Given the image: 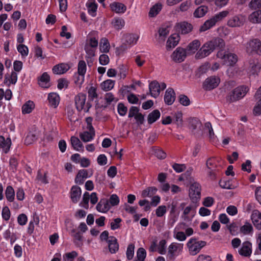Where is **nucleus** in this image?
Listing matches in <instances>:
<instances>
[{
  "label": "nucleus",
  "instance_id": "f8f14e48",
  "mask_svg": "<svg viewBox=\"0 0 261 261\" xmlns=\"http://www.w3.org/2000/svg\"><path fill=\"white\" fill-rule=\"evenodd\" d=\"M220 83V79L214 76L207 77L203 84V87L206 90H211L216 88Z\"/></svg>",
  "mask_w": 261,
  "mask_h": 261
},
{
  "label": "nucleus",
  "instance_id": "6ab92c4d",
  "mask_svg": "<svg viewBox=\"0 0 261 261\" xmlns=\"http://www.w3.org/2000/svg\"><path fill=\"white\" fill-rule=\"evenodd\" d=\"M251 219L255 228L258 230L261 229V213L257 210L252 211Z\"/></svg>",
  "mask_w": 261,
  "mask_h": 261
},
{
  "label": "nucleus",
  "instance_id": "37998d69",
  "mask_svg": "<svg viewBox=\"0 0 261 261\" xmlns=\"http://www.w3.org/2000/svg\"><path fill=\"white\" fill-rule=\"evenodd\" d=\"M36 131L30 132L27 136L24 143L27 145H30L36 141L38 139V134Z\"/></svg>",
  "mask_w": 261,
  "mask_h": 261
},
{
  "label": "nucleus",
  "instance_id": "aec40b11",
  "mask_svg": "<svg viewBox=\"0 0 261 261\" xmlns=\"http://www.w3.org/2000/svg\"><path fill=\"white\" fill-rule=\"evenodd\" d=\"M175 93L171 88H168L165 93L164 101L167 105H171L175 100Z\"/></svg>",
  "mask_w": 261,
  "mask_h": 261
},
{
  "label": "nucleus",
  "instance_id": "13d9d810",
  "mask_svg": "<svg viewBox=\"0 0 261 261\" xmlns=\"http://www.w3.org/2000/svg\"><path fill=\"white\" fill-rule=\"evenodd\" d=\"M166 241L165 240H162L159 242L158 244L157 251L161 254H165L166 252Z\"/></svg>",
  "mask_w": 261,
  "mask_h": 261
},
{
  "label": "nucleus",
  "instance_id": "5fc2aeb1",
  "mask_svg": "<svg viewBox=\"0 0 261 261\" xmlns=\"http://www.w3.org/2000/svg\"><path fill=\"white\" fill-rule=\"evenodd\" d=\"M218 161L215 158L208 159L206 163V165L208 170H215L217 167Z\"/></svg>",
  "mask_w": 261,
  "mask_h": 261
},
{
  "label": "nucleus",
  "instance_id": "412c9836",
  "mask_svg": "<svg viewBox=\"0 0 261 261\" xmlns=\"http://www.w3.org/2000/svg\"><path fill=\"white\" fill-rule=\"evenodd\" d=\"M11 140L10 138L6 139L3 136H0V150L5 153H7L11 146Z\"/></svg>",
  "mask_w": 261,
  "mask_h": 261
},
{
  "label": "nucleus",
  "instance_id": "49530a36",
  "mask_svg": "<svg viewBox=\"0 0 261 261\" xmlns=\"http://www.w3.org/2000/svg\"><path fill=\"white\" fill-rule=\"evenodd\" d=\"M115 81L112 80H107L101 83V88L105 91L112 90L114 86Z\"/></svg>",
  "mask_w": 261,
  "mask_h": 261
},
{
  "label": "nucleus",
  "instance_id": "338daca9",
  "mask_svg": "<svg viewBox=\"0 0 261 261\" xmlns=\"http://www.w3.org/2000/svg\"><path fill=\"white\" fill-rule=\"evenodd\" d=\"M77 256V253L75 251L66 253L63 256L64 261H73V259Z\"/></svg>",
  "mask_w": 261,
  "mask_h": 261
},
{
  "label": "nucleus",
  "instance_id": "58836bf2",
  "mask_svg": "<svg viewBox=\"0 0 261 261\" xmlns=\"http://www.w3.org/2000/svg\"><path fill=\"white\" fill-rule=\"evenodd\" d=\"M111 24L115 29L120 30L124 27L125 21L122 18L115 17L112 20Z\"/></svg>",
  "mask_w": 261,
  "mask_h": 261
},
{
  "label": "nucleus",
  "instance_id": "69168bd1",
  "mask_svg": "<svg viewBox=\"0 0 261 261\" xmlns=\"http://www.w3.org/2000/svg\"><path fill=\"white\" fill-rule=\"evenodd\" d=\"M17 49L22 56L26 57L28 55L29 49L26 45L24 44H19L17 47Z\"/></svg>",
  "mask_w": 261,
  "mask_h": 261
},
{
  "label": "nucleus",
  "instance_id": "4be33fe9",
  "mask_svg": "<svg viewBox=\"0 0 261 261\" xmlns=\"http://www.w3.org/2000/svg\"><path fill=\"white\" fill-rule=\"evenodd\" d=\"M123 38L124 45L131 46L137 43L139 36L134 34H127L124 36Z\"/></svg>",
  "mask_w": 261,
  "mask_h": 261
},
{
  "label": "nucleus",
  "instance_id": "0eeeda50",
  "mask_svg": "<svg viewBox=\"0 0 261 261\" xmlns=\"http://www.w3.org/2000/svg\"><path fill=\"white\" fill-rule=\"evenodd\" d=\"M86 95L84 93H80L74 97L76 108L79 111L84 110L85 112L89 111L91 105L88 102L86 103Z\"/></svg>",
  "mask_w": 261,
  "mask_h": 261
},
{
  "label": "nucleus",
  "instance_id": "774afa93",
  "mask_svg": "<svg viewBox=\"0 0 261 261\" xmlns=\"http://www.w3.org/2000/svg\"><path fill=\"white\" fill-rule=\"evenodd\" d=\"M249 7L253 10L261 9V0H251L249 4Z\"/></svg>",
  "mask_w": 261,
  "mask_h": 261
},
{
  "label": "nucleus",
  "instance_id": "603ef678",
  "mask_svg": "<svg viewBox=\"0 0 261 261\" xmlns=\"http://www.w3.org/2000/svg\"><path fill=\"white\" fill-rule=\"evenodd\" d=\"M146 256L145 250L143 248H139L137 252V258L134 261H145Z\"/></svg>",
  "mask_w": 261,
  "mask_h": 261
},
{
  "label": "nucleus",
  "instance_id": "c85d7f7f",
  "mask_svg": "<svg viewBox=\"0 0 261 261\" xmlns=\"http://www.w3.org/2000/svg\"><path fill=\"white\" fill-rule=\"evenodd\" d=\"M38 84L43 88H48L50 86V77L46 72H44L38 79Z\"/></svg>",
  "mask_w": 261,
  "mask_h": 261
},
{
  "label": "nucleus",
  "instance_id": "c03bdc74",
  "mask_svg": "<svg viewBox=\"0 0 261 261\" xmlns=\"http://www.w3.org/2000/svg\"><path fill=\"white\" fill-rule=\"evenodd\" d=\"M17 81V74L15 72H12L10 75H6L5 76V83L8 86L10 84H15Z\"/></svg>",
  "mask_w": 261,
  "mask_h": 261
},
{
  "label": "nucleus",
  "instance_id": "bb28decb",
  "mask_svg": "<svg viewBox=\"0 0 261 261\" xmlns=\"http://www.w3.org/2000/svg\"><path fill=\"white\" fill-rule=\"evenodd\" d=\"M95 33L89 34L88 36L85 45L92 47L97 48L98 45V37L95 35Z\"/></svg>",
  "mask_w": 261,
  "mask_h": 261
},
{
  "label": "nucleus",
  "instance_id": "5701e85b",
  "mask_svg": "<svg viewBox=\"0 0 261 261\" xmlns=\"http://www.w3.org/2000/svg\"><path fill=\"white\" fill-rule=\"evenodd\" d=\"M95 135L94 129H87V130L80 133V137L83 142H87L92 141L94 139Z\"/></svg>",
  "mask_w": 261,
  "mask_h": 261
},
{
  "label": "nucleus",
  "instance_id": "423d86ee",
  "mask_svg": "<svg viewBox=\"0 0 261 261\" xmlns=\"http://www.w3.org/2000/svg\"><path fill=\"white\" fill-rule=\"evenodd\" d=\"M186 205V202H182L179 205V207L183 211L181 218L185 221L191 220L196 213V207L192 204Z\"/></svg>",
  "mask_w": 261,
  "mask_h": 261
},
{
  "label": "nucleus",
  "instance_id": "7ed1b4c3",
  "mask_svg": "<svg viewBox=\"0 0 261 261\" xmlns=\"http://www.w3.org/2000/svg\"><path fill=\"white\" fill-rule=\"evenodd\" d=\"M206 245L205 241H198L195 238H190L186 244L188 252L192 256L197 255Z\"/></svg>",
  "mask_w": 261,
  "mask_h": 261
},
{
  "label": "nucleus",
  "instance_id": "dca6fc26",
  "mask_svg": "<svg viewBox=\"0 0 261 261\" xmlns=\"http://www.w3.org/2000/svg\"><path fill=\"white\" fill-rule=\"evenodd\" d=\"M176 30L182 34H186L190 32L192 29V25L186 21L177 23L175 25Z\"/></svg>",
  "mask_w": 261,
  "mask_h": 261
},
{
  "label": "nucleus",
  "instance_id": "2eb2a0df",
  "mask_svg": "<svg viewBox=\"0 0 261 261\" xmlns=\"http://www.w3.org/2000/svg\"><path fill=\"white\" fill-rule=\"evenodd\" d=\"M238 61V57L236 54L232 53L227 54V57L225 59V63L228 64L230 67L227 70V74L229 76H233V74L231 73V71L233 69L232 67Z\"/></svg>",
  "mask_w": 261,
  "mask_h": 261
},
{
  "label": "nucleus",
  "instance_id": "a19ab883",
  "mask_svg": "<svg viewBox=\"0 0 261 261\" xmlns=\"http://www.w3.org/2000/svg\"><path fill=\"white\" fill-rule=\"evenodd\" d=\"M5 196L7 200L9 202H12L15 199V191L13 187L11 186L7 187L5 190Z\"/></svg>",
  "mask_w": 261,
  "mask_h": 261
},
{
  "label": "nucleus",
  "instance_id": "052dcab7",
  "mask_svg": "<svg viewBox=\"0 0 261 261\" xmlns=\"http://www.w3.org/2000/svg\"><path fill=\"white\" fill-rule=\"evenodd\" d=\"M39 219L38 217H34L33 220H31L29 224L28 227V232L29 234H32L34 230V223L37 225L39 224Z\"/></svg>",
  "mask_w": 261,
  "mask_h": 261
},
{
  "label": "nucleus",
  "instance_id": "f3484780",
  "mask_svg": "<svg viewBox=\"0 0 261 261\" xmlns=\"http://www.w3.org/2000/svg\"><path fill=\"white\" fill-rule=\"evenodd\" d=\"M82 196L81 188L77 186H73L70 191V197L72 202L76 203Z\"/></svg>",
  "mask_w": 261,
  "mask_h": 261
},
{
  "label": "nucleus",
  "instance_id": "2f4dec72",
  "mask_svg": "<svg viewBox=\"0 0 261 261\" xmlns=\"http://www.w3.org/2000/svg\"><path fill=\"white\" fill-rule=\"evenodd\" d=\"M179 40V36L178 34H173L168 38L166 47L168 49H171L176 46Z\"/></svg>",
  "mask_w": 261,
  "mask_h": 261
},
{
  "label": "nucleus",
  "instance_id": "a18cd8bd",
  "mask_svg": "<svg viewBox=\"0 0 261 261\" xmlns=\"http://www.w3.org/2000/svg\"><path fill=\"white\" fill-rule=\"evenodd\" d=\"M160 112L158 110H153L148 115L147 121L148 123L151 124L155 122L160 118Z\"/></svg>",
  "mask_w": 261,
  "mask_h": 261
},
{
  "label": "nucleus",
  "instance_id": "72a5a7b5",
  "mask_svg": "<svg viewBox=\"0 0 261 261\" xmlns=\"http://www.w3.org/2000/svg\"><path fill=\"white\" fill-rule=\"evenodd\" d=\"M70 140L72 146L74 149L80 152L84 151V148L83 145L77 137L72 136L71 137Z\"/></svg>",
  "mask_w": 261,
  "mask_h": 261
},
{
  "label": "nucleus",
  "instance_id": "c9c22d12",
  "mask_svg": "<svg viewBox=\"0 0 261 261\" xmlns=\"http://www.w3.org/2000/svg\"><path fill=\"white\" fill-rule=\"evenodd\" d=\"M249 20L253 23H261V10L254 11L248 16Z\"/></svg>",
  "mask_w": 261,
  "mask_h": 261
},
{
  "label": "nucleus",
  "instance_id": "f03ea898",
  "mask_svg": "<svg viewBox=\"0 0 261 261\" xmlns=\"http://www.w3.org/2000/svg\"><path fill=\"white\" fill-rule=\"evenodd\" d=\"M249 91L246 86H240L236 88L226 96V100L229 102H233L243 98Z\"/></svg>",
  "mask_w": 261,
  "mask_h": 261
},
{
  "label": "nucleus",
  "instance_id": "1a4fd4ad",
  "mask_svg": "<svg viewBox=\"0 0 261 261\" xmlns=\"http://www.w3.org/2000/svg\"><path fill=\"white\" fill-rule=\"evenodd\" d=\"M166 88V84L165 83L159 84L158 82L153 81L149 85V89L151 96L156 98L160 94L161 91Z\"/></svg>",
  "mask_w": 261,
  "mask_h": 261
},
{
  "label": "nucleus",
  "instance_id": "79ce46f5",
  "mask_svg": "<svg viewBox=\"0 0 261 261\" xmlns=\"http://www.w3.org/2000/svg\"><path fill=\"white\" fill-rule=\"evenodd\" d=\"M100 50L102 53H107L110 50V45L109 40L106 38L101 39L99 43Z\"/></svg>",
  "mask_w": 261,
  "mask_h": 261
},
{
  "label": "nucleus",
  "instance_id": "cd10ccee",
  "mask_svg": "<svg viewBox=\"0 0 261 261\" xmlns=\"http://www.w3.org/2000/svg\"><path fill=\"white\" fill-rule=\"evenodd\" d=\"M108 243L109 252L112 254L116 253L118 251L119 247L117 239L114 237H111L108 240Z\"/></svg>",
  "mask_w": 261,
  "mask_h": 261
},
{
  "label": "nucleus",
  "instance_id": "f257e3e1",
  "mask_svg": "<svg viewBox=\"0 0 261 261\" xmlns=\"http://www.w3.org/2000/svg\"><path fill=\"white\" fill-rule=\"evenodd\" d=\"M225 42L222 38L216 37L203 44L200 49L196 53L195 58L197 59H202L209 56L217 48H224Z\"/></svg>",
  "mask_w": 261,
  "mask_h": 261
},
{
  "label": "nucleus",
  "instance_id": "4468645a",
  "mask_svg": "<svg viewBox=\"0 0 261 261\" xmlns=\"http://www.w3.org/2000/svg\"><path fill=\"white\" fill-rule=\"evenodd\" d=\"M186 56V50L182 48L177 47L172 53L171 58L175 62L180 63L184 61Z\"/></svg>",
  "mask_w": 261,
  "mask_h": 261
},
{
  "label": "nucleus",
  "instance_id": "3c124183",
  "mask_svg": "<svg viewBox=\"0 0 261 261\" xmlns=\"http://www.w3.org/2000/svg\"><path fill=\"white\" fill-rule=\"evenodd\" d=\"M90 200V194L88 192H86L83 195L82 201L80 203L81 206L84 207L86 209L89 208V201Z\"/></svg>",
  "mask_w": 261,
  "mask_h": 261
},
{
  "label": "nucleus",
  "instance_id": "680f3d73",
  "mask_svg": "<svg viewBox=\"0 0 261 261\" xmlns=\"http://www.w3.org/2000/svg\"><path fill=\"white\" fill-rule=\"evenodd\" d=\"M86 71L87 66L86 62L84 60L80 61L77 65V73L85 75Z\"/></svg>",
  "mask_w": 261,
  "mask_h": 261
},
{
  "label": "nucleus",
  "instance_id": "bf43d9fd",
  "mask_svg": "<svg viewBox=\"0 0 261 261\" xmlns=\"http://www.w3.org/2000/svg\"><path fill=\"white\" fill-rule=\"evenodd\" d=\"M167 208L166 206L162 205L159 206L155 210V215L158 217H163L167 213Z\"/></svg>",
  "mask_w": 261,
  "mask_h": 261
},
{
  "label": "nucleus",
  "instance_id": "6e6552de",
  "mask_svg": "<svg viewBox=\"0 0 261 261\" xmlns=\"http://www.w3.org/2000/svg\"><path fill=\"white\" fill-rule=\"evenodd\" d=\"M246 51L250 54H256L261 55V41L258 39H253L245 45Z\"/></svg>",
  "mask_w": 261,
  "mask_h": 261
},
{
  "label": "nucleus",
  "instance_id": "9b49d317",
  "mask_svg": "<svg viewBox=\"0 0 261 261\" xmlns=\"http://www.w3.org/2000/svg\"><path fill=\"white\" fill-rule=\"evenodd\" d=\"M201 188L200 184L194 182L190 186L189 197L193 201H196L200 198Z\"/></svg>",
  "mask_w": 261,
  "mask_h": 261
},
{
  "label": "nucleus",
  "instance_id": "f704fd0d",
  "mask_svg": "<svg viewBox=\"0 0 261 261\" xmlns=\"http://www.w3.org/2000/svg\"><path fill=\"white\" fill-rule=\"evenodd\" d=\"M110 208L111 205L107 200H101L96 205L97 210L101 213H106Z\"/></svg>",
  "mask_w": 261,
  "mask_h": 261
},
{
  "label": "nucleus",
  "instance_id": "8fccbe9b",
  "mask_svg": "<svg viewBox=\"0 0 261 261\" xmlns=\"http://www.w3.org/2000/svg\"><path fill=\"white\" fill-rule=\"evenodd\" d=\"M157 191V189L155 187H149L142 192L141 195L143 197H151Z\"/></svg>",
  "mask_w": 261,
  "mask_h": 261
},
{
  "label": "nucleus",
  "instance_id": "393cba45",
  "mask_svg": "<svg viewBox=\"0 0 261 261\" xmlns=\"http://www.w3.org/2000/svg\"><path fill=\"white\" fill-rule=\"evenodd\" d=\"M110 7L112 11L117 14H123L126 10V7L121 3L113 2Z\"/></svg>",
  "mask_w": 261,
  "mask_h": 261
},
{
  "label": "nucleus",
  "instance_id": "0e129e2a",
  "mask_svg": "<svg viewBox=\"0 0 261 261\" xmlns=\"http://www.w3.org/2000/svg\"><path fill=\"white\" fill-rule=\"evenodd\" d=\"M11 212L7 206L3 207L2 211V217L3 220L8 221L10 218Z\"/></svg>",
  "mask_w": 261,
  "mask_h": 261
},
{
  "label": "nucleus",
  "instance_id": "864d4df0",
  "mask_svg": "<svg viewBox=\"0 0 261 261\" xmlns=\"http://www.w3.org/2000/svg\"><path fill=\"white\" fill-rule=\"evenodd\" d=\"M227 228L229 230L230 233L232 236H237L239 232L238 226L235 222H232L227 225Z\"/></svg>",
  "mask_w": 261,
  "mask_h": 261
},
{
  "label": "nucleus",
  "instance_id": "4c0bfd02",
  "mask_svg": "<svg viewBox=\"0 0 261 261\" xmlns=\"http://www.w3.org/2000/svg\"><path fill=\"white\" fill-rule=\"evenodd\" d=\"M163 8V5L160 3H158L151 7L148 13V16L149 17H155L161 11Z\"/></svg>",
  "mask_w": 261,
  "mask_h": 261
},
{
  "label": "nucleus",
  "instance_id": "39448f33",
  "mask_svg": "<svg viewBox=\"0 0 261 261\" xmlns=\"http://www.w3.org/2000/svg\"><path fill=\"white\" fill-rule=\"evenodd\" d=\"M184 244L177 242H172L168 246L167 257L170 260H174L182 252Z\"/></svg>",
  "mask_w": 261,
  "mask_h": 261
},
{
  "label": "nucleus",
  "instance_id": "de8ad7c7",
  "mask_svg": "<svg viewBox=\"0 0 261 261\" xmlns=\"http://www.w3.org/2000/svg\"><path fill=\"white\" fill-rule=\"evenodd\" d=\"M35 108V104L33 101L29 100L27 101L22 107V113L23 114H29L32 112Z\"/></svg>",
  "mask_w": 261,
  "mask_h": 261
},
{
  "label": "nucleus",
  "instance_id": "7c9ffc66",
  "mask_svg": "<svg viewBox=\"0 0 261 261\" xmlns=\"http://www.w3.org/2000/svg\"><path fill=\"white\" fill-rule=\"evenodd\" d=\"M3 237L7 241H9L11 245L18 239L16 234L10 230V228L6 230L3 233Z\"/></svg>",
  "mask_w": 261,
  "mask_h": 261
},
{
  "label": "nucleus",
  "instance_id": "ddd939ff",
  "mask_svg": "<svg viewBox=\"0 0 261 261\" xmlns=\"http://www.w3.org/2000/svg\"><path fill=\"white\" fill-rule=\"evenodd\" d=\"M252 245L250 242L248 241H245L242 243L241 248L238 250V252L242 256L249 257L252 254Z\"/></svg>",
  "mask_w": 261,
  "mask_h": 261
},
{
  "label": "nucleus",
  "instance_id": "9d476101",
  "mask_svg": "<svg viewBox=\"0 0 261 261\" xmlns=\"http://www.w3.org/2000/svg\"><path fill=\"white\" fill-rule=\"evenodd\" d=\"M245 19L242 15H236L230 17L227 22V25L230 28H239L243 26Z\"/></svg>",
  "mask_w": 261,
  "mask_h": 261
},
{
  "label": "nucleus",
  "instance_id": "c756f323",
  "mask_svg": "<svg viewBox=\"0 0 261 261\" xmlns=\"http://www.w3.org/2000/svg\"><path fill=\"white\" fill-rule=\"evenodd\" d=\"M70 67L68 64L61 63L55 66L53 68V72L57 74H61L67 72Z\"/></svg>",
  "mask_w": 261,
  "mask_h": 261
},
{
  "label": "nucleus",
  "instance_id": "4d7b16f0",
  "mask_svg": "<svg viewBox=\"0 0 261 261\" xmlns=\"http://www.w3.org/2000/svg\"><path fill=\"white\" fill-rule=\"evenodd\" d=\"M74 83L76 85L81 86L84 82L85 75L78 73H75L73 76Z\"/></svg>",
  "mask_w": 261,
  "mask_h": 261
},
{
  "label": "nucleus",
  "instance_id": "a211bd4d",
  "mask_svg": "<svg viewBox=\"0 0 261 261\" xmlns=\"http://www.w3.org/2000/svg\"><path fill=\"white\" fill-rule=\"evenodd\" d=\"M92 175V171L89 173L88 170L85 169H82L78 172L75 178V182L79 185H82L84 183L85 179L90 177Z\"/></svg>",
  "mask_w": 261,
  "mask_h": 261
},
{
  "label": "nucleus",
  "instance_id": "e433bc0d",
  "mask_svg": "<svg viewBox=\"0 0 261 261\" xmlns=\"http://www.w3.org/2000/svg\"><path fill=\"white\" fill-rule=\"evenodd\" d=\"M200 45V42L198 40H194L189 44L186 50L189 54H194L197 51Z\"/></svg>",
  "mask_w": 261,
  "mask_h": 261
},
{
  "label": "nucleus",
  "instance_id": "e2e57ef3",
  "mask_svg": "<svg viewBox=\"0 0 261 261\" xmlns=\"http://www.w3.org/2000/svg\"><path fill=\"white\" fill-rule=\"evenodd\" d=\"M88 94L89 99L91 100H93L94 98H97L98 94L96 88L94 86H90L88 90Z\"/></svg>",
  "mask_w": 261,
  "mask_h": 261
},
{
  "label": "nucleus",
  "instance_id": "6e6d98bb",
  "mask_svg": "<svg viewBox=\"0 0 261 261\" xmlns=\"http://www.w3.org/2000/svg\"><path fill=\"white\" fill-rule=\"evenodd\" d=\"M97 48L92 47L90 46L85 45L84 49L86 53V58H92L95 56V51Z\"/></svg>",
  "mask_w": 261,
  "mask_h": 261
},
{
  "label": "nucleus",
  "instance_id": "ea45409f",
  "mask_svg": "<svg viewBox=\"0 0 261 261\" xmlns=\"http://www.w3.org/2000/svg\"><path fill=\"white\" fill-rule=\"evenodd\" d=\"M48 100L51 106L56 108L59 103L60 97L56 93H51L48 94Z\"/></svg>",
  "mask_w": 261,
  "mask_h": 261
},
{
  "label": "nucleus",
  "instance_id": "20e7f679",
  "mask_svg": "<svg viewBox=\"0 0 261 261\" xmlns=\"http://www.w3.org/2000/svg\"><path fill=\"white\" fill-rule=\"evenodd\" d=\"M229 14V12L227 10L221 11L208 20L205 21L200 28V32H204L214 27L217 22L222 20L226 17Z\"/></svg>",
  "mask_w": 261,
  "mask_h": 261
},
{
  "label": "nucleus",
  "instance_id": "09e8293b",
  "mask_svg": "<svg viewBox=\"0 0 261 261\" xmlns=\"http://www.w3.org/2000/svg\"><path fill=\"white\" fill-rule=\"evenodd\" d=\"M208 10L207 7L205 6H201L197 8L194 13V16L196 18H200L205 15Z\"/></svg>",
  "mask_w": 261,
  "mask_h": 261
},
{
  "label": "nucleus",
  "instance_id": "473e14b6",
  "mask_svg": "<svg viewBox=\"0 0 261 261\" xmlns=\"http://www.w3.org/2000/svg\"><path fill=\"white\" fill-rule=\"evenodd\" d=\"M88 13L94 17L96 15V11L97 9V4L95 3V0H88L86 3Z\"/></svg>",
  "mask_w": 261,
  "mask_h": 261
},
{
  "label": "nucleus",
  "instance_id": "b1692460",
  "mask_svg": "<svg viewBox=\"0 0 261 261\" xmlns=\"http://www.w3.org/2000/svg\"><path fill=\"white\" fill-rule=\"evenodd\" d=\"M189 128L194 133L201 130L202 123L197 118H191L189 120Z\"/></svg>",
  "mask_w": 261,
  "mask_h": 261
},
{
  "label": "nucleus",
  "instance_id": "a878e982",
  "mask_svg": "<svg viewBox=\"0 0 261 261\" xmlns=\"http://www.w3.org/2000/svg\"><path fill=\"white\" fill-rule=\"evenodd\" d=\"M239 232L244 236H252L253 232V228L251 224L246 221L244 224L240 227Z\"/></svg>",
  "mask_w": 261,
  "mask_h": 261
}]
</instances>
